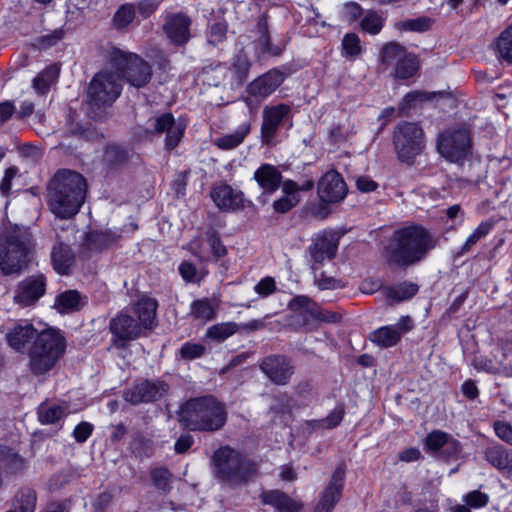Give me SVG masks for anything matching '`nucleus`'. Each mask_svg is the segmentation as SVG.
Wrapping results in <instances>:
<instances>
[{
	"mask_svg": "<svg viewBox=\"0 0 512 512\" xmlns=\"http://www.w3.org/2000/svg\"><path fill=\"white\" fill-rule=\"evenodd\" d=\"M0 333H5L9 347L19 353H23L26 345L34 341L29 350V365L36 375L49 371L65 350V339L59 332L49 329L38 334L27 320L6 324L0 327Z\"/></svg>",
	"mask_w": 512,
	"mask_h": 512,
	"instance_id": "obj_1",
	"label": "nucleus"
},
{
	"mask_svg": "<svg viewBox=\"0 0 512 512\" xmlns=\"http://www.w3.org/2000/svg\"><path fill=\"white\" fill-rule=\"evenodd\" d=\"M438 244V237L421 225H408L393 232L383 248L392 267L406 268L424 260Z\"/></svg>",
	"mask_w": 512,
	"mask_h": 512,
	"instance_id": "obj_2",
	"label": "nucleus"
},
{
	"mask_svg": "<svg viewBox=\"0 0 512 512\" xmlns=\"http://www.w3.org/2000/svg\"><path fill=\"white\" fill-rule=\"evenodd\" d=\"M47 190L50 211L59 219H70L83 205L87 185L81 174L63 170L57 172L49 181Z\"/></svg>",
	"mask_w": 512,
	"mask_h": 512,
	"instance_id": "obj_3",
	"label": "nucleus"
},
{
	"mask_svg": "<svg viewBox=\"0 0 512 512\" xmlns=\"http://www.w3.org/2000/svg\"><path fill=\"white\" fill-rule=\"evenodd\" d=\"M226 420L225 405L211 395L189 399L182 406L180 421L191 431L215 432Z\"/></svg>",
	"mask_w": 512,
	"mask_h": 512,
	"instance_id": "obj_4",
	"label": "nucleus"
},
{
	"mask_svg": "<svg viewBox=\"0 0 512 512\" xmlns=\"http://www.w3.org/2000/svg\"><path fill=\"white\" fill-rule=\"evenodd\" d=\"M34 249L28 228L15 226L0 236V271L8 276L24 270Z\"/></svg>",
	"mask_w": 512,
	"mask_h": 512,
	"instance_id": "obj_5",
	"label": "nucleus"
},
{
	"mask_svg": "<svg viewBox=\"0 0 512 512\" xmlns=\"http://www.w3.org/2000/svg\"><path fill=\"white\" fill-rule=\"evenodd\" d=\"M216 476L230 485L246 483L257 472V465L230 447H221L213 455Z\"/></svg>",
	"mask_w": 512,
	"mask_h": 512,
	"instance_id": "obj_6",
	"label": "nucleus"
},
{
	"mask_svg": "<svg viewBox=\"0 0 512 512\" xmlns=\"http://www.w3.org/2000/svg\"><path fill=\"white\" fill-rule=\"evenodd\" d=\"M109 66L116 69L120 77L136 88L145 86L152 77V69L148 62L134 53L113 48L109 53Z\"/></svg>",
	"mask_w": 512,
	"mask_h": 512,
	"instance_id": "obj_7",
	"label": "nucleus"
},
{
	"mask_svg": "<svg viewBox=\"0 0 512 512\" xmlns=\"http://www.w3.org/2000/svg\"><path fill=\"white\" fill-rule=\"evenodd\" d=\"M121 93L120 75L109 67L97 73L88 87V102L91 108L111 105Z\"/></svg>",
	"mask_w": 512,
	"mask_h": 512,
	"instance_id": "obj_8",
	"label": "nucleus"
},
{
	"mask_svg": "<svg viewBox=\"0 0 512 512\" xmlns=\"http://www.w3.org/2000/svg\"><path fill=\"white\" fill-rule=\"evenodd\" d=\"M394 145L401 161H412L424 147L421 127L411 122L399 124L394 131Z\"/></svg>",
	"mask_w": 512,
	"mask_h": 512,
	"instance_id": "obj_9",
	"label": "nucleus"
},
{
	"mask_svg": "<svg viewBox=\"0 0 512 512\" xmlns=\"http://www.w3.org/2000/svg\"><path fill=\"white\" fill-rule=\"evenodd\" d=\"M292 108L288 104L278 103L266 105L262 112V123L260 128L261 141L263 144L274 146L278 130L288 123L292 126Z\"/></svg>",
	"mask_w": 512,
	"mask_h": 512,
	"instance_id": "obj_10",
	"label": "nucleus"
},
{
	"mask_svg": "<svg viewBox=\"0 0 512 512\" xmlns=\"http://www.w3.org/2000/svg\"><path fill=\"white\" fill-rule=\"evenodd\" d=\"M339 237L332 231L317 233L307 248L306 259L312 272L319 271L325 260H332L337 252Z\"/></svg>",
	"mask_w": 512,
	"mask_h": 512,
	"instance_id": "obj_11",
	"label": "nucleus"
},
{
	"mask_svg": "<svg viewBox=\"0 0 512 512\" xmlns=\"http://www.w3.org/2000/svg\"><path fill=\"white\" fill-rule=\"evenodd\" d=\"M437 148L448 161L460 163L471 153V139L466 129L447 131L439 136Z\"/></svg>",
	"mask_w": 512,
	"mask_h": 512,
	"instance_id": "obj_12",
	"label": "nucleus"
},
{
	"mask_svg": "<svg viewBox=\"0 0 512 512\" xmlns=\"http://www.w3.org/2000/svg\"><path fill=\"white\" fill-rule=\"evenodd\" d=\"M284 74L278 69H271L257 77L246 87L244 99L247 106L252 110L256 109L265 99L273 94L283 83Z\"/></svg>",
	"mask_w": 512,
	"mask_h": 512,
	"instance_id": "obj_13",
	"label": "nucleus"
},
{
	"mask_svg": "<svg viewBox=\"0 0 512 512\" xmlns=\"http://www.w3.org/2000/svg\"><path fill=\"white\" fill-rule=\"evenodd\" d=\"M147 132L153 134L165 133V148L173 150L180 143L185 129L186 122L182 118L175 119L171 113H163L150 118L146 123Z\"/></svg>",
	"mask_w": 512,
	"mask_h": 512,
	"instance_id": "obj_14",
	"label": "nucleus"
},
{
	"mask_svg": "<svg viewBox=\"0 0 512 512\" xmlns=\"http://www.w3.org/2000/svg\"><path fill=\"white\" fill-rule=\"evenodd\" d=\"M46 291V278L42 275H32L20 281L14 292V302L21 307L34 305Z\"/></svg>",
	"mask_w": 512,
	"mask_h": 512,
	"instance_id": "obj_15",
	"label": "nucleus"
},
{
	"mask_svg": "<svg viewBox=\"0 0 512 512\" xmlns=\"http://www.w3.org/2000/svg\"><path fill=\"white\" fill-rule=\"evenodd\" d=\"M414 328L410 316H402L395 325L382 326L370 334V340L382 348H390L398 344L401 337Z\"/></svg>",
	"mask_w": 512,
	"mask_h": 512,
	"instance_id": "obj_16",
	"label": "nucleus"
},
{
	"mask_svg": "<svg viewBox=\"0 0 512 512\" xmlns=\"http://www.w3.org/2000/svg\"><path fill=\"white\" fill-rule=\"evenodd\" d=\"M109 328L114 336L113 343L118 348L125 347L128 342L137 339L142 333L141 325L126 313H120L112 318Z\"/></svg>",
	"mask_w": 512,
	"mask_h": 512,
	"instance_id": "obj_17",
	"label": "nucleus"
},
{
	"mask_svg": "<svg viewBox=\"0 0 512 512\" xmlns=\"http://www.w3.org/2000/svg\"><path fill=\"white\" fill-rule=\"evenodd\" d=\"M292 309L302 316L306 323L318 321L336 323L341 316L333 311L322 309L317 303L306 296H297L291 302Z\"/></svg>",
	"mask_w": 512,
	"mask_h": 512,
	"instance_id": "obj_18",
	"label": "nucleus"
},
{
	"mask_svg": "<svg viewBox=\"0 0 512 512\" xmlns=\"http://www.w3.org/2000/svg\"><path fill=\"white\" fill-rule=\"evenodd\" d=\"M168 391V386L162 381L144 380L124 392V399L132 404L151 402L160 399Z\"/></svg>",
	"mask_w": 512,
	"mask_h": 512,
	"instance_id": "obj_19",
	"label": "nucleus"
},
{
	"mask_svg": "<svg viewBox=\"0 0 512 512\" xmlns=\"http://www.w3.org/2000/svg\"><path fill=\"white\" fill-rule=\"evenodd\" d=\"M345 468L338 466L324 491L320 494L318 503L314 508V512H332L335 505L341 498L344 486Z\"/></svg>",
	"mask_w": 512,
	"mask_h": 512,
	"instance_id": "obj_20",
	"label": "nucleus"
},
{
	"mask_svg": "<svg viewBox=\"0 0 512 512\" xmlns=\"http://www.w3.org/2000/svg\"><path fill=\"white\" fill-rule=\"evenodd\" d=\"M347 192L346 184L341 175L334 171H328L318 183V195L321 201L333 203L341 201Z\"/></svg>",
	"mask_w": 512,
	"mask_h": 512,
	"instance_id": "obj_21",
	"label": "nucleus"
},
{
	"mask_svg": "<svg viewBox=\"0 0 512 512\" xmlns=\"http://www.w3.org/2000/svg\"><path fill=\"white\" fill-rule=\"evenodd\" d=\"M263 373L275 384L285 385L293 374L290 361L283 356H269L261 364Z\"/></svg>",
	"mask_w": 512,
	"mask_h": 512,
	"instance_id": "obj_22",
	"label": "nucleus"
},
{
	"mask_svg": "<svg viewBox=\"0 0 512 512\" xmlns=\"http://www.w3.org/2000/svg\"><path fill=\"white\" fill-rule=\"evenodd\" d=\"M190 25L191 20L185 14H173L167 17L164 31L173 44L184 45L190 38Z\"/></svg>",
	"mask_w": 512,
	"mask_h": 512,
	"instance_id": "obj_23",
	"label": "nucleus"
},
{
	"mask_svg": "<svg viewBox=\"0 0 512 512\" xmlns=\"http://www.w3.org/2000/svg\"><path fill=\"white\" fill-rule=\"evenodd\" d=\"M262 193L261 196L272 195L282 183V175L279 169L271 164L264 163L253 174Z\"/></svg>",
	"mask_w": 512,
	"mask_h": 512,
	"instance_id": "obj_24",
	"label": "nucleus"
},
{
	"mask_svg": "<svg viewBox=\"0 0 512 512\" xmlns=\"http://www.w3.org/2000/svg\"><path fill=\"white\" fill-rule=\"evenodd\" d=\"M211 196L215 204L224 210H238L243 207V194L227 184L215 187Z\"/></svg>",
	"mask_w": 512,
	"mask_h": 512,
	"instance_id": "obj_25",
	"label": "nucleus"
},
{
	"mask_svg": "<svg viewBox=\"0 0 512 512\" xmlns=\"http://www.w3.org/2000/svg\"><path fill=\"white\" fill-rule=\"evenodd\" d=\"M263 504L270 505L277 512H300L303 505L279 490L263 491L260 495Z\"/></svg>",
	"mask_w": 512,
	"mask_h": 512,
	"instance_id": "obj_26",
	"label": "nucleus"
},
{
	"mask_svg": "<svg viewBox=\"0 0 512 512\" xmlns=\"http://www.w3.org/2000/svg\"><path fill=\"white\" fill-rule=\"evenodd\" d=\"M258 38L253 42V48L255 50V54L257 57H261L263 55H271L278 56L282 53L283 47L280 45L272 44L269 34H268V25L265 16H262L257 24Z\"/></svg>",
	"mask_w": 512,
	"mask_h": 512,
	"instance_id": "obj_27",
	"label": "nucleus"
},
{
	"mask_svg": "<svg viewBox=\"0 0 512 512\" xmlns=\"http://www.w3.org/2000/svg\"><path fill=\"white\" fill-rule=\"evenodd\" d=\"M425 446L432 452L441 449L447 454H456L460 451V444L449 434L442 431H433L429 433L425 440Z\"/></svg>",
	"mask_w": 512,
	"mask_h": 512,
	"instance_id": "obj_28",
	"label": "nucleus"
},
{
	"mask_svg": "<svg viewBox=\"0 0 512 512\" xmlns=\"http://www.w3.org/2000/svg\"><path fill=\"white\" fill-rule=\"evenodd\" d=\"M51 260L58 274L67 275L74 264V254L68 245L57 243L52 248Z\"/></svg>",
	"mask_w": 512,
	"mask_h": 512,
	"instance_id": "obj_29",
	"label": "nucleus"
},
{
	"mask_svg": "<svg viewBox=\"0 0 512 512\" xmlns=\"http://www.w3.org/2000/svg\"><path fill=\"white\" fill-rule=\"evenodd\" d=\"M143 329L152 328L156 319L157 302L155 299L143 297L139 299L133 308Z\"/></svg>",
	"mask_w": 512,
	"mask_h": 512,
	"instance_id": "obj_30",
	"label": "nucleus"
},
{
	"mask_svg": "<svg viewBox=\"0 0 512 512\" xmlns=\"http://www.w3.org/2000/svg\"><path fill=\"white\" fill-rule=\"evenodd\" d=\"M218 303L209 298L195 300L190 305V315L202 323L213 320L218 311Z\"/></svg>",
	"mask_w": 512,
	"mask_h": 512,
	"instance_id": "obj_31",
	"label": "nucleus"
},
{
	"mask_svg": "<svg viewBox=\"0 0 512 512\" xmlns=\"http://www.w3.org/2000/svg\"><path fill=\"white\" fill-rule=\"evenodd\" d=\"M418 291V286L414 283H400L396 286H387L382 289L383 295L388 301L401 302L410 299Z\"/></svg>",
	"mask_w": 512,
	"mask_h": 512,
	"instance_id": "obj_32",
	"label": "nucleus"
},
{
	"mask_svg": "<svg viewBox=\"0 0 512 512\" xmlns=\"http://www.w3.org/2000/svg\"><path fill=\"white\" fill-rule=\"evenodd\" d=\"M250 131L249 123H242L233 133L215 140V145L222 150H231L239 146Z\"/></svg>",
	"mask_w": 512,
	"mask_h": 512,
	"instance_id": "obj_33",
	"label": "nucleus"
},
{
	"mask_svg": "<svg viewBox=\"0 0 512 512\" xmlns=\"http://www.w3.org/2000/svg\"><path fill=\"white\" fill-rule=\"evenodd\" d=\"M116 235L108 231H93L87 234L85 246L91 251H100L116 241Z\"/></svg>",
	"mask_w": 512,
	"mask_h": 512,
	"instance_id": "obj_34",
	"label": "nucleus"
},
{
	"mask_svg": "<svg viewBox=\"0 0 512 512\" xmlns=\"http://www.w3.org/2000/svg\"><path fill=\"white\" fill-rule=\"evenodd\" d=\"M82 305L81 296L76 290H68L57 296L55 307L61 313H69L80 309Z\"/></svg>",
	"mask_w": 512,
	"mask_h": 512,
	"instance_id": "obj_35",
	"label": "nucleus"
},
{
	"mask_svg": "<svg viewBox=\"0 0 512 512\" xmlns=\"http://www.w3.org/2000/svg\"><path fill=\"white\" fill-rule=\"evenodd\" d=\"M59 74V68L56 65H52L44 69L39 73L33 80V88L39 94H45L50 85L55 81Z\"/></svg>",
	"mask_w": 512,
	"mask_h": 512,
	"instance_id": "obj_36",
	"label": "nucleus"
},
{
	"mask_svg": "<svg viewBox=\"0 0 512 512\" xmlns=\"http://www.w3.org/2000/svg\"><path fill=\"white\" fill-rule=\"evenodd\" d=\"M512 450H508L501 445L491 446L486 450L487 461L500 471H504L507 465V459Z\"/></svg>",
	"mask_w": 512,
	"mask_h": 512,
	"instance_id": "obj_37",
	"label": "nucleus"
},
{
	"mask_svg": "<svg viewBox=\"0 0 512 512\" xmlns=\"http://www.w3.org/2000/svg\"><path fill=\"white\" fill-rule=\"evenodd\" d=\"M66 408L62 405L43 404L38 409L39 420L42 424H53L60 420L65 414Z\"/></svg>",
	"mask_w": 512,
	"mask_h": 512,
	"instance_id": "obj_38",
	"label": "nucleus"
},
{
	"mask_svg": "<svg viewBox=\"0 0 512 512\" xmlns=\"http://www.w3.org/2000/svg\"><path fill=\"white\" fill-rule=\"evenodd\" d=\"M237 331V324L233 322H225L215 324L206 331V337L218 342L225 341Z\"/></svg>",
	"mask_w": 512,
	"mask_h": 512,
	"instance_id": "obj_39",
	"label": "nucleus"
},
{
	"mask_svg": "<svg viewBox=\"0 0 512 512\" xmlns=\"http://www.w3.org/2000/svg\"><path fill=\"white\" fill-rule=\"evenodd\" d=\"M418 70L417 58L412 54H406L397 62L395 75L400 79H408L412 77Z\"/></svg>",
	"mask_w": 512,
	"mask_h": 512,
	"instance_id": "obj_40",
	"label": "nucleus"
},
{
	"mask_svg": "<svg viewBox=\"0 0 512 512\" xmlns=\"http://www.w3.org/2000/svg\"><path fill=\"white\" fill-rule=\"evenodd\" d=\"M407 54L405 48L398 43L391 42L385 45L381 51V61L383 64H397Z\"/></svg>",
	"mask_w": 512,
	"mask_h": 512,
	"instance_id": "obj_41",
	"label": "nucleus"
},
{
	"mask_svg": "<svg viewBox=\"0 0 512 512\" xmlns=\"http://www.w3.org/2000/svg\"><path fill=\"white\" fill-rule=\"evenodd\" d=\"M344 416V409L336 407L326 418L320 420H310L306 424L314 429H331L340 424Z\"/></svg>",
	"mask_w": 512,
	"mask_h": 512,
	"instance_id": "obj_42",
	"label": "nucleus"
},
{
	"mask_svg": "<svg viewBox=\"0 0 512 512\" xmlns=\"http://www.w3.org/2000/svg\"><path fill=\"white\" fill-rule=\"evenodd\" d=\"M497 51L503 60L512 63V24L500 34Z\"/></svg>",
	"mask_w": 512,
	"mask_h": 512,
	"instance_id": "obj_43",
	"label": "nucleus"
},
{
	"mask_svg": "<svg viewBox=\"0 0 512 512\" xmlns=\"http://www.w3.org/2000/svg\"><path fill=\"white\" fill-rule=\"evenodd\" d=\"M493 224L488 221L481 222L476 229L467 237L464 242L461 253L468 252L478 241L485 238L491 231Z\"/></svg>",
	"mask_w": 512,
	"mask_h": 512,
	"instance_id": "obj_44",
	"label": "nucleus"
},
{
	"mask_svg": "<svg viewBox=\"0 0 512 512\" xmlns=\"http://www.w3.org/2000/svg\"><path fill=\"white\" fill-rule=\"evenodd\" d=\"M432 25V20L428 17H418L416 19H408L395 24V28L400 31H427Z\"/></svg>",
	"mask_w": 512,
	"mask_h": 512,
	"instance_id": "obj_45",
	"label": "nucleus"
},
{
	"mask_svg": "<svg viewBox=\"0 0 512 512\" xmlns=\"http://www.w3.org/2000/svg\"><path fill=\"white\" fill-rule=\"evenodd\" d=\"M383 18L375 12H368L361 21L363 31L375 35L378 34L383 27Z\"/></svg>",
	"mask_w": 512,
	"mask_h": 512,
	"instance_id": "obj_46",
	"label": "nucleus"
},
{
	"mask_svg": "<svg viewBox=\"0 0 512 512\" xmlns=\"http://www.w3.org/2000/svg\"><path fill=\"white\" fill-rule=\"evenodd\" d=\"M342 48L345 56H358L362 51L359 37L354 33L346 34L342 40Z\"/></svg>",
	"mask_w": 512,
	"mask_h": 512,
	"instance_id": "obj_47",
	"label": "nucleus"
},
{
	"mask_svg": "<svg viewBox=\"0 0 512 512\" xmlns=\"http://www.w3.org/2000/svg\"><path fill=\"white\" fill-rule=\"evenodd\" d=\"M135 17L134 7L130 4L122 5L114 16V23L118 28L127 27Z\"/></svg>",
	"mask_w": 512,
	"mask_h": 512,
	"instance_id": "obj_48",
	"label": "nucleus"
},
{
	"mask_svg": "<svg viewBox=\"0 0 512 512\" xmlns=\"http://www.w3.org/2000/svg\"><path fill=\"white\" fill-rule=\"evenodd\" d=\"M503 363H505V359L499 363H494L492 360L483 357H475L473 360V366L475 369L486 371L491 374L503 375Z\"/></svg>",
	"mask_w": 512,
	"mask_h": 512,
	"instance_id": "obj_49",
	"label": "nucleus"
},
{
	"mask_svg": "<svg viewBox=\"0 0 512 512\" xmlns=\"http://www.w3.org/2000/svg\"><path fill=\"white\" fill-rule=\"evenodd\" d=\"M463 502L470 508L479 509L488 504L489 496L479 490H474L463 496Z\"/></svg>",
	"mask_w": 512,
	"mask_h": 512,
	"instance_id": "obj_50",
	"label": "nucleus"
},
{
	"mask_svg": "<svg viewBox=\"0 0 512 512\" xmlns=\"http://www.w3.org/2000/svg\"><path fill=\"white\" fill-rule=\"evenodd\" d=\"M232 69L236 74L239 81H243L250 69V62L246 55L238 54L234 57L232 63Z\"/></svg>",
	"mask_w": 512,
	"mask_h": 512,
	"instance_id": "obj_51",
	"label": "nucleus"
},
{
	"mask_svg": "<svg viewBox=\"0 0 512 512\" xmlns=\"http://www.w3.org/2000/svg\"><path fill=\"white\" fill-rule=\"evenodd\" d=\"M205 352V347L199 343L187 342L180 348V355L187 360H193L201 357Z\"/></svg>",
	"mask_w": 512,
	"mask_h": 512,
	"instance_id": "obj_52",
	"label": "nucleus"
},
{
	"mask_svg": "<svg viewBox=\"0 0 512 512\" xmlns=\"http://www.w3.org/2000/svg\"><path fill=\"white\" fill-rule=\"evenodd\" d=\"M0 461L12 472L18 471L22 469L24 466V461L22 457L10 449L7 450V452L1 456Z\"/></svg>",
	"mask_w": 512,
	"mask_h": 512,
	"instance_id": "obj_53",
	"label": "nucleus"
},
{
	"mask_svg": "<svg viewBox=\"0 0 512 512\" xmlns=\"http://www.w3.org/2000/svg\"><path fill=\"white\" fill-rule=\"evenodd\" d=\"M0 461L12 472L18 471L22 469L24 466V461L22 457L10 449L7 450V452L1 456Z\"/></svg>",
	"mask_w": 512,
	"mask_h": 512,
	"instance_id": "obj_54",
	"label": "nucleus"
},
{
	"mask_svg": "<svg viewBox=\"0 0 512 512\" xmlns=\"http://www.w3.org/2000/svg\"><path fill=\"white\" fill-rule=\"evenodd\" d=\"M427 99H428L427 94L424 92H420V91L410 92L404 97L403 101L400 103L399 111L401 114H406L410 107L415 105L417 102H422Z\"/></svg>",
	"mask_w": 512,
	"mask_h": 512,
	"instance_id": "obj_55",
	"label": "nucleus"
},
{
	"mask_svg": "<svg viewBox=\"0 0 512 512\" xmlns=\"http://www.w3.org/2000/svg\"><path fill=\"white\" fill-rule=\"evenodd\" d=\"M362 13V9L356 2H347L342 6L341 17L343 20L352 23L356 21Z\"/></svg>",
	"mask_w": 512,
	"mask_h": 512,
	"instance_id": "obj_56",
	"label": "nucleus"
},
{
	"mask_svg": "<svg viewBox=\"0 0 512 512\" xmlns=\"http://www.w3.org/2000/svg\"><path fill=\"white\" fill-rule=\"evenodd\" d=\"M493 427L498 438L512 445V425L510 423L505 421H496Z\"/></svg>",
	"mask_w": 512,
	"mask_h": 512,
	"instance_id": "obj_57",
	"label": "nucleus"
},
{
	"mask_svg": "<svg viewBox=\"0 0 512 512\" xmlns=\"http://www.w3.org/2000/svg\"><path fill=\"white\" fill-rule=\"evenodd\" d=\"M151 479L158 489L166 490L170 481V473L164 468L155 469L151 473Z\"/></svg>",
	"mask_w": 512,
	"mask_h": 512,
	"instance_id": "obj_58",
	"label": "nucleus"
},
{
	"mask_svg": "<svg viewBox=\"0 0 512 512\" xmlns=\"http://www.w3.org/2000/svg\"><path fill=\"white\" fill-rule=\"evenodd\" d=\"M298 202V196L284 195L273 203V207L276 212L285 213L294 207Z\"/></svg>",
	"mask_w": 512,
	"mask_h": 512,
	"instance_id": "obj_59",
	"label": "nucleus"
},
{
	"mask_svg": "<svg viewBox=\"0 0 512 512\" xmlns=\"http://www.w3.org/2000/svg\"><path fill=\"white\" fill-rule=\"evenodd\" d=\"M254 289L262 297L269 296L276 289L275 281L272 277H265L256 284Z\"/></svg>",
	"mask_w": 512,
	"mask_h": 512,
	"instance_id": "obj_60",
	"label": "nucleus"
},
{
	"mask_svg": "<svg viewBox=\"0 0 512 512\" xmlns=\"http://www.w3.org/2000/svg\"><path fill=\"white\" fill-rule=\"evenodd\" d=\"M92 431V424L81 422L74 428L73 436L78 443H84L91 436Z\"/></svg>",
	"mask_w": 512,
	"mask_h": 512,
	"instance_id": "obj_61",
	"label": "nucleus"
},
{
	"mask_svg": "<svg viewBox=\"0 0 512 512\" xmlns=\"http://www.w3.org/2000/svg\"><path fill=\"white\" fill-rule=\"evenodd\" d=\"M314 283L321 290L334 289L337 287V280L333 277L326 276L323 272H313Z\"/></svg>",
	"mask_w": 512,
	"mask_h": 512,
	"instance_id": "obj_62",
	"label": "nucleus"
},
{
	"mask_svg": "<svg viewBox=\"0 0 512 512\" xmlns=\"http://www.w3.org/2000/svg\"><path fill=\"white\" fill-rule=\"evenodd\" d=\"M207 243L215 259H220L226 255L227 249L216 235H209L207 237Z\"/></svg>",
	"mask_w": 512,
	"mask_h": 512,
	"instance_id": "obj_63",
	"label": "nucleus"
},
{
	"mask_svg": "<svg viewBox=\"0 0 512 512\" xmlns=\"http://www.w3.org/2000/svg\"><path fill=\"white\" fill-rule=\"evenodd\" d=\"M226 34V26L222 23L213 24L210 28L208 42L216 45L221 42Z\"/></svg>",
	"mask_w": 512,
	"mask_h": 512,
	"instance_id": "obj_64",
	"label": "nucleus"
}]
</instances>
